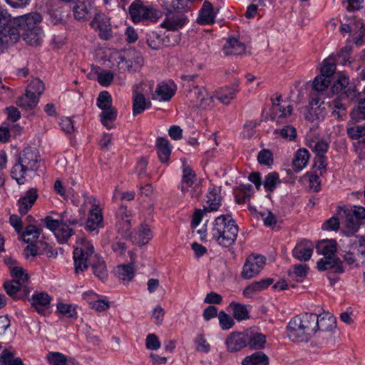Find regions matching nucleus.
Returning a JSON list of instances; mask_svg holds the SVG:
<instances>
[{"label": "nucleus", "mask_w": 365, "mask_h": 365, "mask_svg": "<svg viewBox=\"0 0 365 365\" xmlns=\"http://www.w3.org/2000/svg\"><path fill=\"white\" fill-rule=\"evenodd\" d=\"M317 314L305 313L292 318L287 325V335L294 341H307L317 331Z\"/></svg>", "instance_id": "1"}, {"label": "nucleus", "mask_w": 365, "mask_h": 365, "mask_svg": "<svg viewBox=\"0 0 365 365\" xmlns=\"http://www.w3.org/2000/svg\"><path fill=\"white\" fill-rule=\"evenodd\" d=\"M41 164V159L38 152L31 147L26 148L19 153L16 163L11 168V177L19 185H23L27 173L37 171Z\"/></svg>", "instance_id": "2"}, {"label": "nucleus", "mask_w": 365, "mask_h": 365, "mask_svg": "<svg viewBox=\"0 0 365 365\" xmlns=\"http://www.w3.org/2000/svg\"><path fill=\"white\" fill-rule=\"evenodd\" d=\"M238 231V226L232 216L222 215L215 218L211 235L218 245L228 247L235 242Z\"/></svg>", "instance_id": "3"}, {"label": "nucleus", "mask_w": 365, "mask_h": 365, "mask_svg": "<svg viewBox=\"0 0 365 365\" xmlns=\"http://www.w3.org/2000/svg\"><path fill=\"white\" fill-rule=\"evenodd\" d=\"M78 246L73 251V260L75 272L76 274L83 272L88 268L89 264L92 265L95 261L93 258H98L95 255L93 245L91 242L84 238H80L77 241Z\"/></svg>", "instance_id": "4"}, {"label": "nucleus", "mask_w": 365, "mask_h": 365, "mask_svg": "<svg viewBox=\"0 0 365 365\" xmlns=\"http://www.w3.org/2000/svg\"><path fill=\"white\" fill-rule=\"evenodd\" d=\"M129 14L135 24L145 21L154 23L162 16L160 11L153 6L145 5L140 0H135L130 5Z\"/></svg>", "instance_id": "5"}, {"label": "nucleus", "mask_w": 365, "mask_h": 365, "mask_svg": "<svg viewBox=\"0 0 365 365\" xmlns=\"http://www.w3.org/2000/svg\"><path fill=\"white\" fill-rule=\"evenodd\" d=\"M118 64L120 69L136 71L143 65V59L140 53L134 48L120 51L118 55Z\"/></svg>", "instance_id": "6"}, {"label": "nucleus", "mask_w": 365, "mask_h": 365, "mask_svg": "<svg viewBox=\"0 0 365 365\" xmlns=\"http://www.w3.org/2000/svg\"><path fill=\"white\" fill-rule=\"evenodd\" d=\"M186 97L193 108L207 109L212 106L213 96L208 94L203 87L193 86L188 91Z\"/></svg>", "instance_id": "7"}, {"label": "nucleus", "mask_w": 365, "mask_h": 365, "mask_svg": "<svg viewBox=\"0 0 365 365\" xmlns=\"http://www.w3.org/2000/svg\"><path fill=\"white\" fill-rule=\"evenodd\" d=\"M266 258L259 255L252 254L249 255L243 265L241 277L245 279H250L257 276L264 268Z\"/></svg>", "instance_id": "8"}, {"label": "nucleus", "mask_w": 365, "mask_h": 365, "mask_svg": "<svg viewBox=\"0 0 365 365\" xmlns=\"http://www.w3.org/2000/svg\"><path fill=\"white\" fill-rule=\"evenodd\" d=\"M6 11L0 9V43L5 45H11L19 39V32L16 27L7 24Z\"/></svg>", "instance_id": "9"}, {"label": "nucleus", "mask_w": 365, "mask_h": 365, "mask_svg": "<svg viewBox=\"0 0 365 365\" xmlns=\"http://www.w3.org/2000/svg\"><path fill=\"white\" fill-rule=\"evenodd\" d=\"M182 173L183 175L181 185L182 192L184 194L190 193V196L192 198H198L200 194V187L197 185L192 187L195 180V173L190 167L185 165H183Z\"/></svg>", "instance_id": "10"}, {"label": "nucleus", "mask_w": 365, "mask_h": 365, "mask_svg": "<svg viewBox=\"0 0 365 365\" xmlns=\"http://www.w3.org/2000/svg\"><path fill=\"white\" fill-rule=\"evenodd\" d=\"M91 27L99 31L101 39L108 40L112 37V26L110 19L103 13L96 14L91 22Z\"/></svg>", "instance_id": "11"}, {"label": "nucleus", "mask_w": 365, "mask_h": 365, "mask_svg": "<svg viewBox=\"0 0 365 365\" xmlns=\"http://www.w3.org/2000/svg\"><path fill=\"white\" fill-rule=\"evenodd\" d=\"M187 19L185 15L179 11H168L160 26L168 31H178L186 24Z\"/></svg>", "instance_id": "12"}, {"label": "nucleus", "mask_w": 365, "mask_h": 365, "mask_svg": "<svg viewBox=\"0 0 365 365\" xmlns=\"http://www.w3.org/2000/svg\"><path fill=\"white\" fill-rule=\"evenodd\" d=\"M42 21L41 15L38 12H31L21 16L16 19L18 31L23 32L41 28L39 25Z\"/></svg>", "instance_id": "13"}, {"label": "nucleus", "mask_w": 365, "mask_h": 365, "mask_svg": "<svg viewBox=\"0 0 365 365\" xmlns=\"http://www.w3.org/2000/svg\"><path fill=\"white\" fill-rule=\"evenodd\" d=\"M103 227L102 210L97 205H93L89 210L85 228L91 232L98 233V229Z\"/></svg>", "instance_id": "14"}, {"label": "nucleus", "mask_w": 365, "mask_h": 365, "mask_svg": "<svg viewBox=\"0 0 365 365\" xmlns=\"http://www.w3.org/2000/svg\"><path fill=\"white\" fill-rule=\"evenodd\" d=\"M51 297L45 292H35L29 299L31 307L39 314L46 315L51 305Z\"/></svg>", "instance_id": "15"}, {"label": "nucleus", "mask_w": 365, "mask_h": 365, "mask_svg": "<svg viewBox=\"0 0 365 365\" xmlns=\"http://www.w3.org/2000/svg\"><path fill=\"white\" fill-rule=\"evenodd\" d=\"M246 331L232 332L226 339L225 344L227 349L230 352H237L247 345Z\"/></svg>", "instance_id": "16"}, {"label": "nucleus", "mask_w": 365, "mask_h": 365, "mask_svg": "<svg viewBox=\"0 0 365 365\" xmlns=\"http://www.w3.org/2000/svg\"><path fill=\"white\" fill-rule=\"evenodd\" d=\"M340 31L344 33H354V42L356 45H361L364 43L365 36V24L361 20H356L351 24H341Z\"/></svg>", "instance_id": "17"}, {"label": "nucleus", "mask_w": 365, "mask_h": 365, "mask_svg": "<svg viewBox=\"0 0 365 365\" xmlns=\"http://www.w3.org/2000/svg\"><path fill=\"white\" fill-rule=\"evenodd\" d=\"M317 268L320 271L332 270L336 273H343L342 262L336 255L322 257L317 262Z\"/></svg>", "instance_id": "18"}, {"label": "nucleus", "mask_w": 365, "mask_h": 365, "mask_svg": "<svg viewBox=\"0 0 365 365\" xmlns=\"http://www.w3.org/2000/svg\"><path fill=\"white\" fill-rule=\"evenodd\" d=\"M146 42L148 46L150 48L153 50H158L164 46H174L175 43H177L178 41H175L174 43H170L168 36H165L163 38L158 32L155 31H151L148 32L146 35Z\"/></svg>", "instance_id": "19"}, {"label": "nucleus", "mask_w": 365, "mask_h": 365, "mask_svg": "<svg viewBox=\"0 0 365 365\" xmlns=\"http://www.w3.org/2000/svg\"><path fill=\"white\" fill-rule=\"evenodd\" d=\"M329 108L331 115L338 120H345L347 116V103L342 98L337 97L329 102Z\"/></svg>", "instance_id": "20"}, {"label": "nucleus", "mask_w": 365, "mask_h": 365, "mask_svg": "<svg viewBox=\"0 0 365 365\" xmlns=\"http://www.w3.org/2000/svg\"><path fill=\"white\" fill-rule=\"evenodd\" d=\"M313 245L308 240L297 243L292 251L293 256L300 261H307L313 253Z\"/></svg>", "instance_id": "21"}, {"label": "nucleus", "mask_w": 365, "mask_h": 365, "mask_svg": "<svg viewBox=\"0 0 365 365\" xmlns=\"http://www.w3.org/2000/svg\"><path fill=\"white\" fill-rule=\"evenodd\" d=\"M239 80H236L230 86L221 88L217 93V98L224 104H228L239 92Z\"/></svg>", "instance_id": "22"}, {"label": "nucleus", "mask_w": 365, "mask_h": 365, "mask_svg": "<svg viewBox=\"0 0 365 365\" xmlns=\"http://www.w3.org/2000/svg\"><path fill=\"white\" fill-rule=\"evenodd\" d=\"M37 197L36 190L31 188L26 192L25 196L19 200V210L21 215H26L28 212L36 202Z\"/></svg>", "instance_id": "23"}, {"label": "nucleus", "mask_w": 365, "mask_h": 365, "mask_svg": "<svg viewBox=\"0 0 365 365\" xmlns=\"http://www.w3.org/2000/svg\"><path fill=\"white\" fill-rule=\"evenodd\" d=\"M94 8V3L92 0H77L73 8L75 18L78 20L84 19Z\"/></svg>", "instance_id": "24"}, {"label": "nucleus", "mask_w": 365, "mask_h": 365, "mask_svg": "<svg viewBox=\"0 0 365 365\" xmlns=\"http://www.w3.org/2000/svg\"><path fill=\"white\" fill-rule=\"evenodd\" d=\"M175 88H172L167 83L162 82L157 86L152 98L159 101H170L175 94Z\"/></svg>", "instance_id": "25"}, {"label": "nucleus", "mask_w": 365, "mask_h": 365, "mask_svg": "<svg viewBox=\"0 0 365 365\" xmlns=\"http://www.w3.org/2000/svg\"><path fill=\"white\" fill-rule=\"evenodd\" d=\"M215 14L213 6L209 1H205L201 9L197 22L201 25H210L214 23Z\"/></svg>", "instance_id": "26"}, {"label": "nucleus", "mask_w": 365, "mask_h": 365, "mask_svg": "<svg viewBox=\"0 0 365 365\" xmlns=\"http://www.w3.org/2000/svg\"><path fill=\"white\" fill-rule=\"evenodd\" d=\"M223 51L225 55H240L245 52V44L235 38L227 39L223 46Z\"/></svg>", "instance_id": "27"}, {"label": "nucleus", "mask_w": 365, "mask_h": 365, "mask_svg": "<svg viewBox=\"0 0 365 365\" xmlns=\"http://www.w3.org/2000/svg\"><path fill=\"white\" fill-rule=\"evenodd\" d=\"M130 260L129 264H120L116 267L115 274L122 282H128L132 280L135 275V269L132 266L134 262L132 254H130Z\"/></svg>", "instance_id": "28"}, {"label": "nucleus", "mask_w": 365, "mask_h": 365, "mask_svg": "<svg viewBox=\"0 0 365 365\" xmlns=\"http://www.w3.org/2000/svg\"><path fill=\"white\" fill-rule=\"evenodd\" d=\"M4 261L9 269L11 276L15 278L14 280H19L22 283H24L27 281L28 274L15 260L7 258L5 259Z\"/></svg>", "instance_id": "29"}, {"label": "nucleus", "mask_w": 365, "mask_h": 365, "mask_svg": "<svg viewBox=\"0 0 365 365\" xmlns=\"http://www.w3.org/2000/svg\"><path fill=\"white\" fill-rule=\"evenodd\" d=\"M20 36H22L27 44L37 46L42 42L43 33L41 28H40L31 31L20 32Z\"/></svg>", "instance_id": "30"}, {"label": "nucleus", "mask_w": 365, "mask_h": 365, "mask_svg": "<svg viewBox=\"0 0 365 365\" xmlns=\"http://www.w3.org/2000/svg\"><path fill=\"white\" fill-rule=\"evenodd\" d=\"M317 330L330 331L336 328V319L328 313L317 315Z\"/></svg>", "instance_id": "31"}, {"label": "nucleus", "mask_w": 365, "mask_h": 365, "mask_svg": "<svg viewBox=\"0 0 365 365\" xmlns=\"http://www.w3.org/2000/svg\"><path fill=\"white\" fill-rule=\"evenodd\" d=\"M247 339V345L253 349H262L264 347L266 337L264 334L253 331H246Z\"/></svg>", "instance_id": "32"}, {"label": "nucleus", "mask_w": 365, "mask_h": 365, "mask_svg": "<svg viewBox=\"0 0 365 365\" xmlns=\"http://www.w3.org/2000/svg\"><path fill=\"white\" fill-rule=\"evenodd\" d=\"M64 215H66V212L62 213L61 224L55 234L56 239L61 244L68 242V239L74 234L73 229L66 222H64Z\"/></svg>", "instance_id": "33"}, {"label": "nucleus", "mask_w": 365, "mask_h": 365, "mask_svg": "<svg viewBox=\"0 0 365 365\" xmlns=\"http://www.w3.org/2000/svg\"><path fill=\"white\" fill-rule=\"evenodd\" d=\"M317 252L324 257L336 255V243L334 240H323L316 246Z\"/></svg>", "instance_id": "34"}, {"label": "nucleus", "mask_w": 365, "mask_h": 365, "mask_svg": "<svg viewBox=\"0 0 365 365\" xmlns=\"http://www.w3.org/2000/svg\"><path fill=\"white\" fill-rule=\"evenodd\" d=\"M158 155L162 163H165L169 159L171 153V146L166 138H158L157 139Z\"/></svg>", "instance_id": "35"}, {"label": "nucleus", "mask_w": 365, "mask_h": 365, "mask_svg": "<svg viewBox=\"0 0 365 365\" xmlns=\"http://www.w3.org/2000/svg\"><path fill=\"white\" fill-rule=\"evenodd\" d=\"M309 159V154L306 149H299L294 155L292 162L294 169L296 172L302 170L307 164Z\"/></svg>", "instance_id": "36"}, {"label": "nucleus", "mask_w": 365, "mask_h": 365, "mask_svg": "<svg viewBox=\"0 0 365 365\" xmlns=\"http://www.w3.org/2000/svg\"><path fill=\"white\" fill-rule=\"evenodd\" d=\"M150 106V103L145 100L144 94L136 92L133 94V113L134 115L141 113Z\"/></svg>", "instance_id": "37"}, {"label": "nucleus", "mask_w": 365, "mask_h": 365, "mask_svg": "<svg viewBox=\"0 0 365 365\" xmlns=\"http://www.w3.org/2000/svg\"><path fill=\"white\" fill-rule=\"evenodd\" d=\"M356 250H358L357 238L351 244L349 250L343 257L344 261L352 267H360V263L358 262L359 257L358 254H356Z\"/></svg>", "instance_id": "38"}, {"label": "nucleus", "mask_w": 365, "mask_h": 365, "mask_svg": "<svg viewBox=\"0 0 365 365\" xmlns=\"http://www.w3.org/2000/svg\"><path fill=\"white\" fill-rule=\"evenodd\" d=\"M38 101L37 96H32V94L28 93L26 91V93L24 96L18 98L16 104L21 108L31 110L36 106Z\"/></svg>", "instance_id": "39"}, {"label": "nucleus", "mask_w": 365, "mask_h": 365, "mask_svg": "<svg viewBox=\"0 0 365 365\" xmlns=\"http://www.w3.org/2000/svg\"><path fill=\"white\" fill-rule=\"evenodd\" d=\"M269 359L263 352H255L246 356L242 365H268Z\"/></svg>", "instance_id": "40"}, {"label": "nucleus", "mask_w": 365, "mask_h": 365, "mask_svg": "<svg viewBox=\"0 0 365 365\" xmlns=\"http://www.w3.org/2000/svg\"><path fill=\"white\" fill-rule=\"evenodd\" d=\"M221 202V197L220 195L219 190L213 188L210 190L207 195V207L205 208L209 212L217 210Z\"/></svg>", "instance_id": "41"}, {"label": "nucleus", "mask_w": 365, "mask_h": 365, "mask_svg": "<svg viewBox=\"0 0 365 365\" xmlns=\"http://www.w3.org/2000/svg\"><path fill=\"white\" fill-rule=\"evenodd\" d=\"M342 212L344 215V221L342 223L344 224V226L351 232H356L361 225V221L353 214L350 213L347 208L343 209Z\"/></svg>", "instance_id": "42"}, {"label": "nucleus", "mask_w": 365, "mask_h": 365, "mask_svg": "<svg viewBox=\"0 0 365 365\" xmlns=\"http://www.w3.org/2000/svg\"><path fill=\"white\" fill-rule=\"evenodd\" d=\"M117 117V111L113 106L102 109L100 115L101 123L108 129H111L113 125L108 123V121H114Z\"/></svg>", "instance_id": "43"}, {"label": "nucleus", "mask_w": 365, "mask_h": 365, "mask_svg": "<svg viewBox=\"0 0 365 365\" xmlns=\"http://www.w3.org/2000/svg\"><path fill=\"white\" fill-rule=\"evenodd\" d=\"M281 96L277 98V101L279 102ZM273 111L275 115H278L279 118L283 119L290 116L293 111V107L291 105H283L279 103L273 102Z\"/></svg>", "instance_id": "44"}, {"label": "nucleus", "mask_w": 365, "mask_h": 365, "mask_svg": "<svg viewBox=\"0 0 365 365\" xmlns=\"http://www.w3.org/2000/svg\"><path fill=\"white\" fill-rule=\"evenodd\" d=\"M92 269L96 277L101 280H104L108 277V271L105 261L102 258H96L93 262Z\"/></svg>", "instance_id": "45"}, {"label": "nucleus", "mask_w": 365, "mask_h": 365, "mask_svg": "<svg viewBox=\"0 0 365 365\" xmlns=\"http://www.w3.org/2000/svg\"><path fill=\"white\" fill-rule=\"evenodd\" d=\"M281 183L279 174L276 172L268 173L263 181V185L267 191L272 192Z\"/></svg>", "instance_id": "46"}, {"label": "nucleus", "mask_w": 365, "mask_h": 365, "mask_svg": "<svg viewBox=\"0 0 365 365\" xmlns=\"http://www.w3.org/2000/svg\"><path fill=\"white\" fill-rule=\"evenodd\" d=\"M46 360L50 365H68L67 356L58 351L48 352Z\"/></svg>", "instance_id": "47"}, {"label": "nucleus", "mask_w": 365, "mask_h": 365, "mask_svg": "<svg viewBox=\"0 0 365 365\" xmlns=\"http://www.w3.org/2000/svg\"><path fill=\"white\" fill-rule=\"evenodd\" d=\"M230 307L232 308L233 317L237 321L249 319V312L245 305L233 302L230 303Z\"/></svg>", "instance_id": "48"}, {"label": "nucleus", "mask_w": 365, "mask_h": 365, "mask_svg": "<svg viewBox=\"0 0 365 365\" xmlns=\"http://www.w3.org/2000/svg\"><path fill=\"white\" fill-rule=\"evenodd\" d=\"M274 134L279 135L281 138L288 140H293L297 136V130L292 125H285L281 129H275Z\"/></svg>", "instance_id": "49"}, {"label": "nucleus", "mask_w": 365, "mask_h": 365, "mask_svg": "<svg viewBox=\"0 0 365 365\" xmlns=\"http://www.w3.org/2000/svg\"><path fill=\"white\" fill-rule=\"evenodd\" d=\"M309 148L316 153L317 156H324L328 150L329 144L324 140H312L309 143Z\"/></svg>", "instance_id": "50"}, {"label": "nucleus", "mask_w": 365, "mask_h": 365, "mask_svg": "<svg viewBox=\"0 0 365 365\" xmlns=\"http://www.w3.org/2000/svg\"><path fill=\"white\" fill-rule=\"evenodd\" d=\"M138 243L141 245H146L153 237L150 227L148 225H141L138 230Z\"/></svg>", "instance_id": "51"}, {"label": "nucleus", "mask_w": 365, "mask_h": 365, "mask_svg": "<svg viewBox=\"0 0 365 365\" xmlns=\"http://www.w3.org/2000/svg\"><path fill=\"white\" fill-rule=\"evenodd\" d=\"M43 91L44 85L42 81L39 78H34L31 81L26 91L28 93L32 94V96H37L39 98V96L42 94Z\"/></svg>", "instance_id": "52"}, {"label": "nucleus", "mask_w": 365, "mask_h": 365, "mask_svg": "<svg viewBox=\"0 0 365 365\" xmlns=\"http://www.w3.org/2000/svg\"><path fill=\"white\" fill-rule=\"evenodd\" d=\"M350 116L356 122L365 120V98L359 101L357 107L350 113Z\"/></svg>", "instance_id": "53"}, {"label": "nucleus", "mask_w": 365, "mask_h": 365, "mask_svg": "<svg viewBox=\"0 0 365 365\" xmlns=\"http://www.w3.org/2000/svg\"><path fill=\"white\" fill-rule=\"evenodd\" d=\"M39 230L34 225H29L22 235L23 240L26 243H33L39 237Z\"/></svg>", "instance_id": "54"}, {"label": "nucleus", "mask_w": 365, "mask_h": 365, "mask_svg": "<svg viewBox=\"0 0 365 365\" xmlns=\"http://www.w3.org/2000/svg\"><path fill=\"white\" fill-rule=\"evenodd\" d=\"M330 80L329 78L319 75L313 81V89L317 92H322L328 88Z\"/></svg>", "instance_id": "55"}, {"label": "nucleus", "mask_w": 365, "mask_h": 365, "mask_svg": "<svg viewBox=\"0 0 365 365\" xmlns=\"http://www.w3.org/2000/svg\"><path fill=\"white\" fill-rule=\"evenodd\" d=\"M218 318L220 325L223 330H228L235 324L233 319L225 312L221 311L218 314Z\"/></svg>", "instance_id": "56"}, {"label": "nucleus", "mask_w": 365, "mask_h": 365, "mask_svg": "<svg viewBox=\"0 0 365 365\" xmlns=\"http://www.w3.org/2000/svg\"><path fill=\"white\" fill-rule=\"evenodd\" d=\"M97 106L101 110L112 106L111 96L107 91L100 93L97 98Z\"/></svg>", "instance_id": "57"}, {"label": "nucleus", "mask_w": 365, "mask_h": 365, "mask_svg": "<svg viewBox=\"0 0 365 365\" xmlns=\"http://www.w3.org/2000/svg\"><path fill=\"white\" fill-rule=\"evenodd\" d=\"M57 310L63 315L68 318H74L76 317V309L72 305L64 303H58L57 304Z\"/></svg>", "instance_id": "58"}, {"label": "nucleus", "mask_w": 365, "mask_h": 365, "mask_svg": "<svg viewBox=\"0 0 365 365\" xmlns=\"http://www.w3.org/2000/svg\"><path fill=\"white\" fill-rule=\"evenodd\" d=\"M257 160L260 164L268 166L271 165L274 161L272 153L267 149H263L258 153Z\"/></svg>", "instance_id": "59"}, {"label": "nucleus", "mask_w": 365, "mask_h": 365, "mask_svg": "<svg viewBox=\"0 0 365 365\" xmlns=\"http://www.w3.org/2000/svg\"><path fill=\"white\" fill-rule=\"evenodd\" d=\"M22 282L19 280H11L4 284V289L10 296L15 295L21 288Z\"/></svg>", "instance_id": "60"}, {"label": "nucleus", "mask_w": 365, "mask_h": 365, "mask_svg": "<svg viewBox=\"0 0 365 365\" xmlns=\"http://www.w3.org/2000/svg\"><path fill=\"white\" fill-rule=\"evenodd\" d=\"M336 70V65L330 59H326L323 61V66L321 68V75L329 78Z\"/></svg>", "instance_id": "61"}, {"label": "nucleus", "mask_w": 365, "mask_h": 365, "mask_svg": "<svg viewBox=\"0 0 365 365\" xmlns=\"http://www.w3.org/2000/svg\"><path fill=\"white\" fill-rule=\"evenodd\" d=\"M130 228H131V224L130 220L128 218V216L126 215V219L124 220L122 218V221L119 222L118 225V232L122 235L123 237L127 238L130 236Z\"/></svg>", "instance_id": "62"}, {"label": "nucleus", "mask_w": 365, "mask_h": 365, "mask_svg": "<svg viewBox=\"0 0 365 365\" xmlns=\"http://www.w3.org/2000/svg\"><path fill=\"white\" fill-rule=\"evenodd\" d=\"M196 349L198 351L207 353L210 349V346L205 338L204 334H199L195 339Z\"/></svg>", "instance_id": "63"}, {"label": "nucleus", "mask_w": 365, "mask_h": 365, "mask_svg": "<svg viewBox=\"0 0 365 365\" xmlns=\"http://www.w3.org/2000/svg\"><path fill=\"white\" fill-rule=\"evenodd\" d=\"M358 243V250H356V254H358V262L360 263V266L365 265V240L363 238H357Z\"/></svg>", "instance_id": "64"}]
</instances>
